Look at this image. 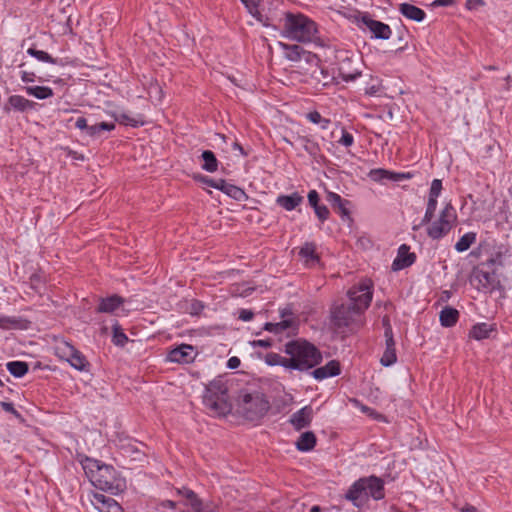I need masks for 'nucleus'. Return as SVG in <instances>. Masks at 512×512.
I'll return each instance as SVG.
<instances>
[{"instance_id":"f257e3e1","label":"nucleus","mask_w":512,"mask_h":512,"mask_svg":"<svg viewBox=\"0 0 512 512\" xmlns=\"http://www.w3.org/2000/svg\"><path fill=\"white\" fill-rule=\"evenodd\" d=\"M284 388L278 383L261 382L251 383L242 388L237 396L238 411L250 421L259 420L266 415L270 408L267 393L277 397L274 392L281 394Z\"/></svg>"},{"instance_id":"f03ea898","label":"nucleus","mask_w":512,"mask_h":512,"mask_svg":"<svg viewBox=\"0 0 512 512\" xmlns=\"http://www.w3.org/2000/svg\"><path fill=\"white\" fill-rule=\"evenodd\" d=\"M83 469L91 483L98 489L118 494L126 488V482L117 475L115 469L95 459L86 458Z\"/></svg>"},{"instance_id":"7ed1b4c3","label":"nucleus","mask_w":512,"mask_h":512,"mask_svg":"<svg viewBox=\"0 0 512 512\" xmlns=\"http://www.w3.org/2000/svg\"><path fill=\"white\" fill-rule=\"evenodd\" d=\"M282 21L284 37L297 42H310L314 39L317 32L316 24L305 15L287 12Z\"/></svg>"},{"instance_id":"20e7f679","label":"nucleus","mask_w":512,"mask_h":512,"mask_svg":"<svg viewBox=\"0 0 512 512\" xmlns=\"http://www.w3.org/2000/svg\"><path fill=\"white\" fill-rule=\"evenodd\" d=\"M345 497L356 506L365 503L369 497L381 500L385 497L384 482L376 476L360 478L352 484Z\"/></svg>"},{"instance_id":"39448f33","label":"nucleus","mask_w":512,"mask_h":512,"mask_svg":"<svg viewBox=\"0 0 512 512\" xmlns=\"http://www.w3.org/2000/svg\"><path fill=\"white\" fill-rule=\"evenodd\" d=\"M203 403L213 413L225 415L230 412L228 386L223 378L218 377L206 386Z\"/></svg>"},{"instance_id":"423d86ee","label":"nucleus","mask_w":512,"mask_h":512,"mask_svg":"<svg viewBox=\"0 0 512 512\" xmlns=\"http://www.w3.org/2000/svg\"><path fill=\"white\" fill-rule=\"evenodd\" d=\"M290 357H282L281 354H265V361L269 365H282L288 370L306 371L321 360V354H289Z\"/></svg>"},{"instance_id":"0eeeda50","label":"nucleus","mask_w":512,"mask_h":512,"mask_svg":"<svg viewBox=\"0 0 512 512\" xmlns=\"http://www.w3.org/2000/svg\"><path fill=\"white\" fill-rule=\"evenodd\" d=\"M331 322L341 332H355L362 327L364 320L350 305L340 304L331 308Z\"/></svg>"},{"instance_id":"6e6552de","label":"nucleus","mask_w":512,"mask_h":512,"mask_svg":"<svg viewBox=\"0 0 512 512\" xmlns=\"http://www.w3.org/2000/svg\"><path fill=\"white\" fill-rule=\"evenodd\" d=\"M457 222V213L455 208L450 204H446L441 210L439 217L430 222L427 228V234L432 239H441L446 236Z\"/></svg>"},{"instance_id":"1a4fd4ad","label":"nucleus","mask_w":512,"mask_h":512,"mask_svg":"<svg viewBox=\"0 0 512 512\" xmlns=\"http://www.w3.org/2000/svg\"><path fill=\"white\" fill-rule=\"evenodd\" d=\"M372 288L373 283L369 279L362 280L358 285L353 286L347 292L351 306L354 310H357L361 316L364 311L369 307L372 300Z\"/></svg>"},{"instance_id":"9d476101","label":"nucleus","mask_w":512,"mask_h":512,"mask_svg":"<svg viewBox=\"0 0 512 512\" xmlns=\"http://www.w3.org/2000/svg\"><path fill=\"white\" fill-rule=\"evenodd\" d=\"M470 282L478 291L485 293L494 291L500 283L494 271L483 268L473 270Z\"/></svg>"},{"instance_id":"9b49d317","label":"nucleus","mask_w":512,"mask_h":512,"mask_svg":"<svg viewBox=\"0 0 512 512\" xmlns=\"http://www.w3.org/2000/svg\"><path fill=\"white\" fill-rule=\"evenodd\" d=\"M199 180L205 185L221 190L236 200H240L245 195L241 188L229 184L223 179L213 180L207 176H200Z\"/></svg>"},{"instance_id":"f8f14e48","label":"nucleus","mask_w":512,"mask_h":512,"mask_svg":"<svg viewBox=\"0 0 512 512\" xmlns=\"http://www.w3.org/2000/svg\"><path fill=\"white\" fill-rule=\"evenodd\" d=\"M362 21L373 37L383 40L390 38L392 31L387 24L368 17H363Z\"/></svg>"},{"instance_id":"ddd939ff","label":"nucleus","mask_w":512,"mask_h":512,"mask_svg":"<svg viewBox=\"0 0 512 512\" xmlns=\"http://www.w3.org/2000/svg\"><path fill=\"white\" fill-rule=\"evenodd\" d=\"M92 503L99 512H123L122 507L113 498L101 493L94 494Z\"/></svg>"},{"instance_id":"4468645a","label":"nucleus","mask_w":512,"mask_h":512,"mask_svg":"<svg viewBox=\"0 0 512 512\" xmlns=\"http://www.w3.org/2000/svg\"><path fill=\"white\" fill-rule=\"evenodd\" d=\"M298 255L308 267H315L320 263V257L316 251V244L313 242L304 243L299 249Z\"/></svg>"},{"instance_id":"2eb2a0df","label":"nucleus","mask_w":512,"mask_h":512,"mask_svg":"<svg viewBox=\"0 0 512 512\" xmlns=\"http://www.w3.org/2000/svg\"><path fill=\"white\" fill-rule=\"evenodd\" d=\"M30 324V321L20 316L0 315V329L2 330H26Z\"/></svg>"},{"instance_id":"dca6fc26","label":"nucleus","mask_w":512,"mask_h":512,"mask_svg":"<svg viewBox=\"0 0 512 512\" xmlns=\"http://www.w3.org/2000/svg\"><path fill=\"white\" fill-rule=\"evenodd\" d=\"M416 256L414 253L409 252V247L405 244L401 245L398 249V255L394 259L392 268L393 270H401L409 267L414 263Z\"/></svg>"},{"instance_id":"f3484780","label":"nucleus","mask_w":512,"mask_h":512,"mask_svg":"<svg viewBox=\"0 0 512 512\" xmlns=\"http://www.w3.org/2000/svg\"><path fill=\"white\" fill-rule=\"evenodd\" d=\"M313 410L310 406H305L291 416L290 422L295 429L300 430L309 426L312 420Z\"/></svg>"},{"instance_id":"a211bd4d","label":"nucleus","mask_w":512,"mask_h":512,"mask_svg":"<svg viewBox=\"0 0 512 512\" xmlns=\"http://www.w3.org/2000/svg\"><path fill=\"white\" fill-rule=\"evenodd\" d=\"M35 103L20 95H12L9 97L7 104L4 106V110L9 112L11 109L24 112L26 110L33 109Z\"/></svg>"},{"instance_id":"6ab92c4d","label":"nucleus","mask_w":512,"mask_h":512,"mask_svg":"<svg viewBox=\"0 0 512 512\" xmlns=\"http://www.w3.org/2000/svg\"><path fill=\"white\" fill-rule=\"evenodd\" d=\"M125 302L124 298L118 295H111L106 298H101L97 307L99 313H113Z\"/></svg>"},{"instance_id":"aec40b11","label":"nucleus","mask_w":512,"mask_h":512,"mask_svg":"<svg viewBox=\"0 0 512 512\" xmlns=\"http://www.w3.org/2000/svg\"><path fill=\"white\" fill-rule=\"evenodd\" d=\"M340 373V364L338 361L332 360L326 365L316 368L312 374L315 379L323 380L328 377L336 376Z\"/></svg>"},{"instance_id":"412c9836","label":"nucleus","mask_w":512,"mask_h":512,"mask_svg":"<svg viewBox=\"0 0 512 512\" xmlns=\"http://www.w3.org/2000/svg\"><path fill=\"white\" fill-rule=\"evenodd\" d=\"M60 359L79 371H88L90 364L84 354H60Z\"/></svg>"},{"instance_id":"4be33fe9","label":"nucleus","mask_w":512,"mask_h":512,"mask_svg":"<svg viewBox=\"0 0 512 512\" xmlns=\"http://www.w3.org/2000/svg\"><path fill=\"white\" fill-rule=\"evenodd\" d=\"M285 352H318L317 348L306 341L305 339L298 338L287 342L285 345Z\"/></svg>"},{"instance_id":"5701e85b","label":"nucleus","mask_w":512,"mask_h":512,"mask_svg":"<svg viewBox=\"0 0 512 512\" xmlns=\"http://www.w3.org/2000/svg\"><path fill=\"white\" fill-rule=\"evenodd\" d=\"M400 13L410 20L421 22L425 18V12L409 3H402L399 6Z\"/></svg>"},{"instance_id":"b1692460","label":"nucleus","mask_w":512,"mask_h":512,"mask_svg":"<svg viewBox=\"0 0 512 512\" xmlns=\"http://www.w3.org/2000/svg\"><path fill=\"white\" fill-rule=\"evenodd\" d=\"M459 319V311L453 307H444L439 314V320L442 326L452 327Z\"/></svg>"},{"instance_id":"393cba45","label":"nucleus","mask_w":512,"mask_h":512,"mask_svg":"<svg viewBox=\"0 0 512 512\" xmlns=\"http://www.w3.org/2000/svg\"><path fill=\"white\" fill-rule=\"evenodd\" d=\"M302 201L303 197L298 193H292L291 195H281L276 200L277 204L287 211L295 209L300 203H302Z\"/></svg>"},{"instance_id":"a878e982","label":"nucleus","mask_w":512,"mask_h":512,"mask_svg":"<svg viewBox=\"0 0 512 512\" xmlns=\"http://www.w3.org/2000/svg\"><path fill=\"white\" fill-rule=\"evenodd\" d=\"M327 201L331 204L333 209H335L341 216L349 215V211L347 208V204L349 202L347 200L342 199L339 194L329 192L327 194Z\"/></svg>"},{"instance_id":"bb28decb","label":"nucleus","mask_w":512,"mask_h":512,"mask_svg":"<svg viewBox=\"0 0 512 512\" xmlns=\"http://www.w3.org/2000/svg\"><path fill=\"white\" fill-rule=\"evenodd\" d=\"M316 445V436L313 432L307 431L300 435L296 442L299 451L307 452L312 450Z\"/></svg>"},{"instance_id":"cd10ccee","label":"nucleus","mask_w":512,"mask_h":512,"mask_svg":"<svg viewBox=\"0 0 512 512\" xmlns=\"http://www.w3.org/2000/svg\"><path fill=\"white\" fill-rule=\"evenodd\" d=\"M115 129L114 123L101 122L91 124L88 128L87 136L92 139H98L102 136V133L105 131H112Z\"/></svg>"},{"instance_id":"c85d7f7f","label":"nucleus","mask_w":512,"mask_h":512,"mask_svg":"<svg viewBox=\"0 0 512 512\" xmlns=\"http://www.w3.org/2000/svg\"><path fill=\"white\" fill-rule=\"evenodd\" d=\"M201 159L203 161V164L201 165L203 170L213 173L218 169V160L212 151H203L201 154Z\"/></svg>"},{"instance_id":"c756f323","label":"nucleus","mask_w":512,"mask_h":512,"mask_svg":"<svg viewBox=\"0 0 512 512\" xmlns=\"http://www.w3.org/2000/svg\"><path fill=\"white\" fill-rule=\"evenodd\" d=\"M114 118L117 122H119L121 124L130 125L133 127H137L139 125L144 124L143 116L140 114L131 116L128 113H116V114H114Z\"/></svg>"},{"instance_id":"7c9ffc66","label":"nucleus","mask_w":512,"mask_h":512,"mask_svg":"<svg viewBox=\"0 0 512 512\" xmlns=\"http://www.w3.org/2000/svg\"><path fill=\"white\" fill-rule=\"evenodd\" d=\"M492 327L487 323H479L473 326L469 335L471 338L476 340H482L489 337V333L492 332Z\"/></svg>"},{"instance_id":"2f4dec72","label":"nucleus","mask_w":512,"mask_h":512,"mask_svg":"<svg viewBox=\"0 0 512 512\" xmlns=\"http://www.w3.org/2000/svg\"><path fill=\"white\" fill-rule=\"evenodd\" d=\"M25 91L37 99H47L53 96V90L46 86H30L26 87Z\"/></svg>"},{"instance_id":"473e14b6","label":"nucleus","mask_w":512,"mask_h":512,"mask_svg":"<svg viewBox=\"0 0 512 512\" xmlns=\"http://www.w3.org/2000/svg\"><path fill=\"white\" fill-rule=\"evenodd\" d=\"M281 47L284 49L285 57L290 61H299L301 55L304 53V50L298 45H289L280 43Z\"/></svg>"},{"instance_id":"72a5a7b5","label":"nucleus","mask_w":512,"mask_h":512,"mask_svg":"<svg viewBox=\"0 0 512 512\" xmlns=\"http://www.w3.org/2000/svg\"><path fill=\"white\" fill-rule=\"evenodd\" d=\"M8 371L17 378L24 376L28 371V364L23 361H11L6 364Z\"/></svg>"},{"instance_id":"f704fd0d","label":"nucleus","mask_w":512,"mask_h":512,"mask_svg":"<svg viewBox=\"0 0 512 512\" xmlns=\"http://www.w3.org/2000/svg\"><path fill=\"white\" fill-rule=\"evenodd\" d=\"M193 354H165L163 361L165 363L189 364L194 362Z\"/></svg>"},{"instance_id":"c9c22d12","label":"nucleus","mask_w":512,"mask_h":512,"mask_svg":"<svg viewBox=\"0 0 512 512\" xmlns=\"http://www.w3.org/2000/svg\"><path fill=\"white\" fill-rule=\"evenodd\" d=\"M475 241L476 234L473 232H468L457 241V243L455 244V249L458 252H464L468 250Z\"/></svg>"},{"instance_id":"e433bc0d","label":"nucleus","mask_w":512,"mask_h":512,"mask_svg":"<svg viewBox=\"0 0 512 512\" xmlns=\"http://www.w3.org/2000/svg\"><path fill=\"white\" fill-rule=\"evenodd\" d=\"M393 172L377 168L372 169L368 173V177L374 182L392 181Z\"/></svg>"},{"instance_id":"4c0bfd02","label":"nucleus","mask_w":512,"mask_h":512,"mask_svg":"<svg viewBox=\"0 0 512 512\" xmlns=\"http://www.w3.org/2000/svg\"><path fill=\"white\" fill-rule=\"evenodd\" d=\"M241 2L245 5L248 12L255 17L258 21H263V15L260 12V3L261 0H241Z\"/></svg>"},{"instance_id":"58836bf2","label":"nucleus","mask_w":512,"mask_h":512,"mask_svg":"<svg viewBox=\"0 0 512 512\" xmlns=\"http://www.w3.org/2000/svg\"><path fill=\"white\" fill-rule=\"evenodd\" d=\"M112 332V342L115 345L122 347L124 343L128 342V337L118 323L113 325Z\"/></svg>"},{"instance_id":"ea45409f","label":"nucleus","mask_w":512,"mask_h":512,"mask_svg":"<svg viewBox=\"0 0 512 512\" xmlns=\"http://www.w3.org/2000/svg\"><path fill=\"white\" fill-rule=\"evenodd\" d=\"M27 53L41 62H47V63H51V64H57V62H58L57 59H54L47 52L42 51V50H37L33 47L29 48L27 50Z\"/></svg>"},{"instance_id":"a19ab883","label":"nucleus","mask_w":512,"mask_h":512,"mask_svg":"<svg viewBox=\"0 0 512 512\" xmlns=\"http://www.w3.org/2000/svg\"><path fill=\"white\" fill-rule=\"evenodd\" d=\"M437 200L433 198H428V203L426 207L425 215L420 223V225L429 224L432 221V218L434 216V213L437 208Z\"/></svg>"},{"instance_id":"79ce46f5","label":"nucleus","mask_w":512,"mask_h":512,"mask_svg":"<svg viewBox=\"0 0 512 512\" xmlns=\"http://www.w3.org/2000/svg\"><path fill=\"white\" fill-rule=\"evenodd\" d=\"M196 503L197 505L191 506L194 512H217V506L213 502L203 503L198 497Z\"/></svg>"},{"instance_id":"37998d69","label":"nucleus","mask_w":512,"mask_h":512,"mask_svg":"<svg viewBox=\"0 0 512 512\" xmlns=\"http://www.w3.org/2000/svg\"><path fill=\"white\" fill-rule=\"evenodd\" d=\"M290 326L289 321L283 320L279 323H266L264 326V329L274 333L275 335H278L284 331Z\"/></svg>"},{"instance_id":"c03bdc74","label":"nucleus","mask_w":512,"mask_h":512,"mask_svg":"<svg viewBox=\"0 0 512 512\" xmlns=\"http://www.w3.org/2000/svg\"><path fill=\"white\" fill-rule=\"evenodd\" d=\"M148 95L152 101L161 102L163 99L162 87L158 83H151L148 88Z\"/></svg>"},{"instance_id":"a18cd8bd","label":"nucleus","mask_w":512,"mask_h":512,"mask_svg":"<svg viewBox=\"0 0 512 512\" xmlns=\"http://www.w3.org/2000/svg\"><path fill=\"white\" fill-rule=\"evenodd\" d=\"M177 494L184 497L187 500V505H197L196 499L198 496L194 491L189 488L183 487L176 490Z\"/></svg>"},{"instance_id":"49530a36","label":"nucleus","mask_w":512,"mask_h":512,"mask_svg":"<svg viewBox=\"0 0 512 512\" xmlns=\"http://www.w3.org/2000/svg\"><path fill=\"white\" fill-rule=\"evenodd\" d=\"M307 119L314 124H321L322 129H327L330 124V120L323 118L318 111H312L307 114Z\"/></svg>"},{"instance_id":"de8ad7c7","label":"nucleus","mask_w":512,"mask_h":512,"mask_svg":"<svg viewBox=\"0 0 512 512\" xmlns=\"http://www.w3.org/2000/svg\"><path fill=\"white\" fill-rule=\"evenodd\" d=\"M508 253V250L504 251L499 250L496 254L488 260L487 264H491L492 266H504L505 265V255Z\"/></svg>"},{"instance_id":"09e8293b","label":"nucleus","mask_w":512,"mask_h":512,"mask_svg":"<svg viewBox=\"0 0 512 512\" xmlns=\"http://www.w3.org/2000/svg\"><path fill=\"white\" fill-rule=\"evenodd\" d=\"M385 338H386V350L385 352H395V342L392 336L391 327L388 325L385 329Z\"/></svg>"},{"instance_id":"8fccbe9b","label":"nucleus","mask_w":512,"mask_h":512,"mask_svg":"<svg viewBox=\"0 0 512 512\" xmlns=\"http://www.w3.org/2000/svg\"><path fill=\"white\" fill-rule=\"evenodd\" d=\"M442 190V182L439 179H434L431 184L430 192H429V198L436 199L440 195Z\"/></svg>"},{"instance_id":"3c124183","label":"nucleus","mask_w":512,"mask_h":512,"mask_svg":"<svg viewBox=\"0 0 512 512\" xmlns=\"http://www.w3.org/2000/svg\"><path fill=\"white\" fill-rule=\"evenodd\" d=\"M315 214L320 221H325L329 217V210L325 205H318L314 208Z\"/></svg>"},{"instance_id":"603ef678","label":"nucleus","mask_w":512,"mask_h":512,"mask_svg":"<svg viewBox=\"0 0 512 512\" xmlns=\"http://www.w3.org/2000/svg\"><path fill=\"white\" fill-rule=\"evenodd\" d=\"M338 142L345 147H349L353 144L354 137L352 134H350L349 132H347L346 130L343 129L342 136Z\"/></svg>"},{"instance_id":"864d4df0","label":"nucleus","mask_w":512,"mask_h":512,"mask_svg":"<svg viewBox=\"0 0 512 512\" xmlns=\"http://www.w3.org/2000/svg\"><path fill=\"white\" fill-rule=\"evenodd\" d=\"M396 361V354H382L380 358V363L385 367L393 365Z\"/></svg>"},{"instance_id":"5fc2aeb1","label":"nucleus","mask_w":512,"mask_h":512,"mask_svg":"<svg viewBox=\"0 0 512 512\" xmlns=\"http://www.w3.org/2000/svg\"><path fill=\"white\" fill-rule=\"evenodd\" d=\"M276 339L271 337V338H268V339H265V340H258V341H253L251 344L256 347V346H261L262 348H271V347H274V343H275Z\"/></svg>"},{"instance_id":"6e6d98bb","label":"nucleus","mask_w":512,"mask_h":512,"mask_svg":"<svg viewBox=\"0 0 512 512\" xmlns=\"http://www.w3.org/2000/svg\"><path fill=\"white\" fill-rule=\"evenodd\" d=\"M89 126L90 125L88 124L87 119L84 117H79L75 121V127L78 128L79 130L83 131L85 133V135L88 132Z\"/></svg>"},{"instance_id":"4d7b16f0","label":"nucleus","mask_w":512,"mask_h":512,"mask_svg":"<svg viewBox=\"0 0 512 512\" xmlns=\"http://www.w3.org/2000/svg\"><path fill=\"white\" fill-rule=\"evenodd\" d=\"M0 406L2 409L8 413L13 414L15 417L19 418L20 413L14 408L13 404L10 402H0Z\"/></svg>"},{"instance_id":"13d9d810","label":"nucleus","mask_w":512,"mask_h":512,"mask_svg":"<svg viewBox=\"0 0 512 512\" xmlns=\"http://www.w3.org/2000/svg\"><path fill=\"white\" fill-rule=\"evenodd\" d=\"M308 201H309V204L315 208L317 207L319 204V195L317 193L316 190H311L309 191L308 193Z\"/></svg>"},{"instance_id":"bf43d9fd","label":"nucleus","mask_w":512,"mask_h":512,"mask_svg":"<svg viewBox=\"0 0 512 512\" xmlns=\"http://www.w3.org/2000/svg\"><path fill=\"white\" fill-rule=\"evenodd\" d=\"M351 402H352L355 406L359 407V408L361 409V411H362V412L367 413V414H369L370 416H374L375 411H374V410H372L371 408H369L368 406H365V405L361 404L357 399H351Z\"/></svg>"},{"instance_id":"052dcab7","label":"nucleus","mask_w":512,"mask_h":512,"mask_svg":"<svg viewBox=\"0 0 512 512\" xmlns=\"http://www.w3.org/2000/svg\"><path fill=\"white\" fill-rule=\"evenodd\" d=\"M254 316V313L251 310L248 309H241L239 311V319L242 321H250Z\"/></svg>"},{"instance_id":"680f3d73","label":"nucleus","mask_w":512,"mask_h":512,"mask_svg":"<svg viewBox=\"0 0 512 512\" xmlns=\"http://www.w3.org/2000/svg\"><path fill=\"white\" fill-rule=\"evenodd\" d=\"M412 178V174L407 172V173H396V172H393V176H392V181L393 182H398V181H401V180H404V179H410Z\"/></svg>"},{"instance_id":"e2e57ef3","label":"nucleus","mask_w":512,"mask_h":512,"mask_svg":"<svg viewBox=\"0 0 512 512\" xmlns=\"http://www.w3.org/2000/svg\"><path fill=\"white\" fill-rule=\"evenodd\" d=\"M484 1L483 0H467L466 7L468 9H476L479 6H483Z\"/></svg>"},{"instance_id":"0e129e2a","label":"nucleus","mask_w":512,"mask_h":512,"mask_svg":"<svg viewBox=\"0 0 512 512\" xmlns=\"http://www.w3.org/2000/svg\"><path fill=\"white\" fill-rule=\"evenodd\" d=\"M227 366L230 369L238 368L240 366V359L236 356L231 357L227 362Z\"/></svg>"},{"instance_id":"69168bd1","label":"nucleus","mask_w":512,"mask_h":512,"mask_svg":"<svg viewBox=\"0 0 512 512\" xmlns=\"http://www.w3.org/2000/svg\"><path fill=\"white\" fill-rule=\"evenodd\" d=\"M455 0H435L432 5L433 6H442L447 7L453 5Z\"/></svg>"},{"instance_id":"338daca9","label":"nucleus","mask_w":512,"mask_h":512,"mask_svg":"<svg viewBox=\"0 0 512 512\" xmlns=\"http://www.w3.org/2000/svg\"><path fill=\"white\" fill-rule=\"evenodd\" d=\"M305 142V150L308 151L310 154L314 153L315 143L310 142L308 139L303 138L302 139Z\"/></svg>"},{"instance_id":"774afa93","label":"nucleus","mask_w":512,"mask_h":512,"mask_svg":"<svg viewBox=\"0 0 512 512\" xmlns=\"http://www.w3.org/2000/svg\"><path fill=\"white\" fill-rule=\"evenodd\" d=\"M451 295H452L451 291L444 290L440 294L439 301L440 302H448L449 299L451 298Z\"/></svg>"}]
</instances>
